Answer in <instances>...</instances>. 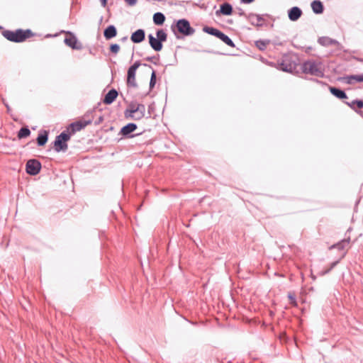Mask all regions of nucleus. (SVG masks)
<instances>
[{
  "mask_svg": "<svg viewBox=\"0 0 363 363\" xmlns=\"http://www.w3.org/2000/svg\"><path fill=\"white\" fill-rule=\"evenodd\" d=\"M338 262H339V261H338V260H337V261H336V262H333V263L331 264L330 267L328 269H325V270H324V271L321 272L320 274L321 276H324V275H325V274H328V272H330V270H331V269H333V267H335V266Z\"/></svg>",
  "mask_w": 363,
  "mask_h": 363,
  "instance_id": "nucleus-31",
  "label": "nucleus"
},
{
  "mask_svg": "<svg viewBox=\"0 0 363 363\" xmlns=\"http://www.w3.org/2000/svg\"><path fill=\"white\" fill-rule=\"evenodd\" d=\"M242 2L245 3V4H250V3H252V1H254L255 0H241Z\"/></svg>",
  "mask_w": 363,
  "mask_h": 363,
  "instance_id": "nucleus-36",
  "label": "nucleus"
},
{
  "mask_svg": "<svg viewBox=\"0 0 363 363\" xmlns=\"http://www.w3.org/2000/svg\"><path fill=\"white\" fill-rule=\"evenodd\" d=\"M302 69L304 73L317 77L323 76V69L321 63L309 60L303 64Z\"/></svg>",
  "mask_w": 363,
  "mask_h": 363,
  "instance_id": "nucleus-3",
  "label": "nucleus"
},
{
  "mask_svg": "<svg viewBox=\"0 0 363 363\" xmlns=\"http://www.w3.org/2000/svg\"><path fill=\"white\" fill-rule=\"evenodd\" d=\"M346 252H343L341 257H340V259L343 258L345 255Z\"/></svg>",
  "mask_w": 363,
  "mask_h": 363,
  "instance_id": "nucleus-38",
  "label": "nucleus"
},
{
  "mask_svg": "<svg viewBox=\"0 0 363 363\" xmlns=\"http://www.w3.org/2000/svg\"><path fill=\"white\" fill-rule=\"evenodd\" d=\"M101 3H102L104 6H105L106 5L107 0H101Z\"/></svg>",
  "mask_w": 363,
  "mask_h": 363,
  "instance_id": "nucleus-37",
  "label": "nucleus"
},
{
  "mask_svg": "<svg viewBox=\"0 0 363 363\" xmlns=\"http://www.w3.org/2000/svg\"><path fill=\"white\" fill-rule=\"evenodd\" d=\"M65 43L72 49L79 50L82 48V45L78 42L77 38L70 33L67 34Z\"/></svg>",
  "mask_w": 363,
  "mask_h": 363,
  "instance_id": "nucleus-10",
  "label": "nucleus"
},
{
  "mask_svg": "<svg viewBox=\"0 0 363 363\" xmlns=\"http://www.w3.org/2000/svg\"><path fill=\"white\" fill-rule=\"evenodd\" d=\"M148 38L150 45L153 50L160 51L162 49V42L159 39L155 38L152 35H149Z\"/></svg>",
  "mask_w": 363,
  "mask_h": 363,
  "instance_id": "nucleus-12",
  "label": "nucleus"
},
{
  "mask_svg": "<svg viewBox=\"0 0 363 363\" xmlns=\"http://www.w3.org/2000/svg\"><path fill=\"white\" fill-rule=\"evenodd\" d=\"M347 106H349L351 108L356 110V108H363V101L362 100H355L352 102H347Z\"/></svg>",
  "mask_w": 363,
  "mask_h": 363,
  "instance_id": "nucleus-21",
  "label": "nucleus"
},
{
  "mask_svg": "<svg viewBox=\"0 0 363 363\" xmlns=\"http://www.w3.org/2000/svg\"><path fill=\"white\" fill-rule=\"evenodd\" d=\"M47 140H48V135H47V134L39 135L38 138H37L38 144L40 146L44 145L47 143Z\"/></svg>",
  "mask_w": 363,
  "mask_h": 363,
  "instance_id": "nucleus-28",
  "label": "nucleus"
},
{
  "mask_svg": "<svg viewBox=\"0 0 363 363\" xmlns=\"http://www.w3.org/2000/svg\"><path fill=\"white\" fill-rule=\"evenodd\" d=\"M349 245V241L346 240H343L337 245H333L330 249L332 248H337L338 250H343L345 247H348Z\"/></svg>",
  "mask_w": 363,
  "mask_h": 363,
  "instance_id": "nucleus-26",
  "label": "nucleus"
},
{
  "mask_svg": "<svg viewBox=\"0 0 363 363\" xmlns=\"http://www.w3.org/2000/svg\"><path fill=\"white\" fill-rule=\"evenodd\" d=\"M2 35L8 40L14 43H22L34 36V33L30 29L5 30L2 32Z\"/></svg>",
  "mask_w": 363,
  "mask_h": 363,
  "instance_id": "nucleus-1",
  "label": "nucleus"
},
{
  "mask_svg": "<svg viewBox=\"0 0 363 363\" xmlns=\"http://www.w3.org/2000/svg\"><path fill=\"white\" fill-rule=\"evenodd\" d=\"M203 30L204 32H206L208 34L215 35L217 38H218L221 33V31H220L219 30H218L216 28H212V27L206 26L203 28Z\"/></svg>",
  "mask_w": 363,
  "mask_h": 363,
  "instance_id": "nucleus-23",
  "label": "nucleus"
},
{
  "mask_svg": "<svg viewBox=\"0 0 363 363\" xmlns=\"http://www.w3.org/2000/svg\"><path fill=\"white\" fill-rule=\"evenodd\" d=\"M318 43L323 46L335 45L337 42L328 37H322L318 39Z\"/></svg>",
  "mask_w": 363,
  "mask_h": 363,
  "instance_id": "nucleus-17",
  "label": "nucleus"
},
{
  "mask_svg": "<svg viewBox=\"0 0 363 363\" xmlns=\"http://www.w3.org/2000/svg\"><path fill=\"white\" fill-rule=\"evenodd\" d=\"M30 131L28 128H22L20 129L18 133V138H27L30 135Z\"/></svg>",
  "mask_w": 363,
  "mask_h": 363,
  "instance_id": "nucleus-27",
  "label": "nucleus"
},
{
  "mask_svg": "<svg viewBox=\"0 0 363 363\" xmlns=\"http://www.w3.org/2000/svg\"><path fill=\"white\" fill-rule=\"evenodd\" d=\"M176 27L178 32L184 35H192L194 33V29L190 26L189 21L186 19L179 20Z\"/></svg>",
  "mask_w": 363,
  "mask_h": 363,
  "instance_id": "nucleus-5",
  "label": "nucleus"
},
{
  "mask_svg": "<svg viewBox=\"0 0 363 363\" xmlns=\"http://www.w3.org/2000/svg\"><path fill=\"white\" fill-rule=\"evenodd\" d=\"M311 8L314 13H322L323 11V4L318 0L313 1L311 3Z\"/></svg>",
  "mask_w": 363,
  "mask_h": 363,
  "instance_id": "nucleus-18",
  "label": "nucleus"
},
{
  "mask_svg": "<svg viewBox=\"0 0 363 363\" xmlns=\"http://www.w3.org/2000/svg\"><path fill=\"white\" fill-rule=\"evenodd\" d=\"M302 11L298 7H293L289 11V18L290 20L294 21L298 20L301 16Z\"/></svg>",
  "mask_w": 363,
  "mask_h": 363,
  "instance_id": "nucleus-14",
  "label": "nucleus"
},
{
  "mask_svg": "<svg viewBox=\"0 0 363 363\" xmlns=\"http://www.w3.org/2000/svg\"><path fill=\"white\" fill-rule=\"evenodd\" d=\"M110 50L111 52H113L114 54H117L120 50V47L117 44H112L110 46Z\"/></svg>",
  "mask_w": 363,
  "mask_h": 363,
  "instance_id": "nucleus-32",
  "label": "nucleus"
},
{
  "mask_svg": "<svg viewBox=\"0 0 363 363\" xmlns=\"http://www.w3.org/2000/svg\"><path fill=\"white\" fill-rule=\"evenodd\" d=\"M278 66L279 69L287 72H292L296 68V64L291 60L289 56H284L279 62Z\"/></svg>",
  "mask_w": 363,
  "mask_h": 363,
  "instance_id": "nucleus-8",
  "label": "nucleus"
},
{
  "mask_svg": "<svg viewBox=\"0 0 363 363\" xmlns=\"http://www.w3.org/2000/svg\"><path fill=\"white\" fill-rule=\"evenodd\" d=\"M91 123V120H81L76 121L74 123H72L70 124V125L67 128V133L69 135V136L74 133H75L77 131L81 130L82 128H85L86 125Z\"/></svg>",
  "mask_w": 363,
  "mask_h": 363,
  "instance_id": "nucleus-7",
  "label": "nucleus"
},
{
  "mask_svg": "<svg viewBox=\"0 0 363 363\" xmlns=\"http://www.w3.org/2000/svg\"><path fill=\"white\" fill-rule=\"evenodd\" d=\"M330 91L338 99H342L347 98V95L343 91L335 87H330Z\"/></svg>",
  "mask_w": 363,
  "mask_h": 363,
  "instance_id": "nucleus-19",
  "label": "nucleus"
},
{
  "mask_svg": "<svg viewBox=\"0 0 363 363\" xmlns=\"http://www.w3.org/2000/svg\"><path fill=\"white\" fill-rule=\"evenodd\" d=\"M157 38L159 39L161 42L166 41L167 40V34L163 30H158L157 31Z\"/></svg>",
  "mask_w": 363,
  "mask_h": 363,
  "instance_id": "nucleus-29",
  "label": "nucleus"
},
{
  "mask_svg": "<svg viewBox=\"0 0 363 363\" xmlns=\"http://www.w3.org/2000/svg\"><path fill=\"white\" fill-rule=\"evenodd\" d=\"M125 2L130 5V6H133L136 4L137 1L138 0H125Z\"/></svg>",
  "mask_w": 363,
  "mask_h": 363,
  "instance_id": "nucleus-35",
  "label": "nucleus"
},
{
  "mask_svg": "<svg viewBox=\"0 0 363 363\" xmlns=\"http://www.w3.org/2000/svg\"><path fill=\"white\" fill-rule=\"evenodd\" d=\"M145 106L141 104H132L125 111V116L133 120H140L145 116Z\"/></svg>",
  "mask_w": 363,
  "mask_h": 363,
  "instance_id": "nucleus-2",
  "label": "nucleus"
},
{
  "mask_svg": "<svg viewBox=\"0 0 363 363\" xmlns=\"http://www.w3.org/2000/svg\"><path fill=\"white\" fill-rule=\"evenodd\" d=\"M155 83H156V73L155 71H152V74H151L150 82V88H152L155 86Z\"/></svg>",
  "mask_w": 363,
  "mask_h": 363,
  "instance_id": "nucleus-30",
  "label": "nucleus"
},
{
  "mask_svg": "<svg viewBox=\"0 0 363 363\" xmlns=\"http://www.w3.org/2000/svg\"><path fill=\"white\" fill-rule=\"evenodd\" d=\"M347 82L349 84H352L353 81H356L357 82H363V74L359 75H350L346 77Z\"/></svg>",
  "mask_w": 363,
  "mask_h": 363,
  "instance_id": "nucleus-25",
  "label": "nucleus"
},
{
  "mask_svg": "<svg viewBox=\"0 0 363 363\" xmlns=\"http://www.w3.org/2000/svg\"><path fill=\"white\" fill-rule=\"evenodd\" d=\"M220 12L224 15H230L233 12V8L230 4L225 3L221 5Z\"/></svg>",
  "mask_w": 363,
  "mask_h": 363,
  "instance_id": "nucleus-22",
  "label": "nucleus"
},
{
  "mask_svg": "<svg viewBox=\"0 0 363 363\" xmlns=\"http://www.w3.org/2000/svg\"><path fill=\"white\" fill-rule=\"evenodd\" d=\"M1 29H2V27H1V26H0V30H1Z\"/></svg>",
  "mask_w": 363,
  "mask_h": 363,
  "instance_id": "nucleus-39",
  "label": "nucleus"
},
{
  "mask_svg": "<svg viewBox=\"0 0 363 363\" xmlns=\"http://www.w3.org/2000/svg\"><path fill=\"white\" fill-rule=\"evenodd\" d=\"M219 39H220L223 42H224L226 45L231 48L235 47L234 43L231 40L230 38H228L226 35H225L223 33L221 32L220 35L218 37Z\"/></svg>",
  "mask_w": 363,
  "mask_h": 363,
  "instance_id": "nucleus-24",
  "label": "nucleus"
},
{
  "mask_svg": "<svg viewBox=\"0 0 363 363\" xmlns=\"http://www.w3.org/2000/svg\"><path fill=\"white\" fill-rule=\"evenodd\" d=\"M140 63L135 62L128 70L127 84L129 86L135 87L137 86L135 80L136 70L140 67Z\"/></svg>",
  "mask_w": 363,
  "mask_h": 363,
  "instance_id": "nucleus-6",
  "label": "nucleus"
},
{
  "mask_svg": "<svg viewBox=\"0 0 363 363\" xmlns=\"http://www.w3.org/2000/svg\"><path fill=\"white\" fill-rule=\"evenodd\" d=\"M288 298L290 301V303L292 304L293 306H296V297H295V295L292 293H289L288 294Z\"/></svg>",
  "mask_w": 363,
  "mask_h": 363,
  "instance_id": "nucleus-33",
  "label": "nucleus"
},
{
  "mask_svg": "<svg viewBox=\"0 0 363 363\" xmlns=\"http://www.w3.org/2000/svg\"><path fill=\"white\" fill-rule=\"evenodd\" d=\"M117 34L116 28L113 26H108L104 32V35L106 39L109 40L113 37H115Z\"/></svg>",
  "mask_w": 363,
  "mask_h": 363,
  "instance_id": "nucleus-15",
  "label": "nucleus"
},
{
  "mask_svg": "<svg viewBox=\"0 0 363 363\" xmlns=\"http://www.w3.org/2000/svg\"><path fill=\"white\" fill-rule=\"evenodd\" d=\"M118 96V92L115 89L110 90L105 96L103 102L105 104H111Z\"/></svg>",
  "mask_w": 363,
  "mask_h": 363,
  "instance_id": "nucleus-13",
  "label": "nucleus"
},
{
  "mask_svg": "<svg viewBox=\"0 0 363 363\" xmlns=\"http://www.w3.org/2000/svg\"><path fill=\"white\" fill-rule=\"evenodd\" d=\"M41 168L40 163L36 160H30L26 163V172L30 175L38 174Z\"/></svg>",
  "mask_w": 363,
  "mask_h": 363,
  "instance_id": "nucleus-9",
  "label": "nucleus"
},
{
  "mask_svg": "<svg viewBox=\"0 0 363 363\" xmlns=\"http://www.w3.org/2000/svg\"><path fill=\"white\" fill-rule=\"evenodd\" d=\"M165 21V16L162 13H156L153 16V21L156 25H162Z\"/></svg>",
  "mask_w": 363,
  "mask_h": 363,
  "instance_id": "nucleus-20",
  "label": "nucleus"
},
{
  "mask_svg": "<svg viewBox=\"0 0 363 363\" xmlns=\"http://www.w3.org/2000/svg\"><path fill=\"white\" fill-rule=\"evenodd\" d=\"M145 36V31L143 29H138L131 35L130 40L135 43H139L144 40Z\"/></svg>",
  "mask_w": 363,
  "mask_h": 363,
  "instance_id": "nucleus-11",
  "label": "nucleus"
},
{
  "mask_svg": "<svg viewBox=\"0 0 363 363\" xmlns=\"http://www.w3.org/2000/svg\"><path fill=\"white\" fill-rule=\"evenodd\" d=\"M136 128H137V125L135 124L128 123V125H126L122 128V129L121 130V133L123 135H127L131 133L132 132H133L134 130H135Z\"/></svg>",
  "mask_w": 363,
  "mask_h": 363,
  "instance_id": "nucleus-16",
  "label": "nucleus"
},
{
  "mask_svg": "<svg viewBox=\"0 0 363 363\" xmlns=\"http://www.w3.org/2000/svg\"><path fill=\"white\" fill-rule=\"evenodd\" d=\"M256 45L259 50H264L267 47V43L264 41L259 40L256 42Z\"/></svg>",
  "mask_w": 363,
  "mask_h": 363,
  "instance_id": "nucleus-34",
  "label": "nucleus"
},
{
  "mask_svg": "<svg viewBox=\"0 0 363 363\" xmlns=\"http://www.w3.org/2000/svg\"><path fill=\"white\" fill-rule=\"evenodd\" d=\"M70 139V136L68 133L62 132L59 135L54 143L55 150L57 152L65 151L67 149V142Z\"/></svg>",
  "mask_w": 363,
  "mask_h": 363,
  "instance_id": "nucleus-4",
  "label": "nucleus"
}]
</instances>
